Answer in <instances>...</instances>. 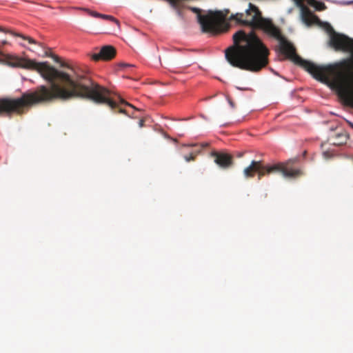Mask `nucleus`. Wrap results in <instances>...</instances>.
Returning <instances> with one entry per match:
<instances>
[{
    "instance_id": "1",
    "label": "nucleus",
    "mask_w": 353,
    "mask_h": 353,
    "mask_svg": "<svg viewBox=\"0 0 353 353\" xmlns=\"http://www.w3.org/2000/svg\"><path fill=\"white\" fill-rule=\"evenodd\" d=\"M240 24L252 28L248 32L240 30V69L259 72L268 65L269 50L254 32L255 28L261 29L279 41L281 53L303 68L316 79L323 82L332 81L345 103L353 107V57L327 65L303 59L280 30L270 20L263 18L258 8L251 3L245 14L240 13Z\"/></svg>"
},
{
    "instance_id": "2",
    "label": "nucleus",
    "mask_w": 353,
    "mask_h": 353,
    "mask_svg": "<svg viewBox=\"0 0 353 353\" xmlns=\"http://www.w3.org/2000/svg\"><path fill=\"white\" fill-rule=\"evenodd\" d=\"M6 59L10 66L37 71L50 83V85H39L33 91L23 92L19 98L0 99V114L21 115L37 104L54 101H68L77 98L88 99L99 104H107L112 110L119 106L110 90L84 75L58 70L47 61L37 62L14 55H7Z\"/></svg>"
},
{
    "instance_id": "3",
    "label": "nucleus",
    "mask_w": 353,
    "mask_h": 353,
    "mask_svg": "<svg viewBox=\"0 0 353 353\" xmlns=\"http://www.w3.org/2000/svg\"><path fill=\"white\" fill-rule=\"evenodd\" d=\"M281 172L285 177H296L302 174L300 170L288 169L284 163H279L273 165H263L261 161H252L249 166L243 170L246 179L253 178L257 174L258 179L272 173Z\"/></svg>"
},
{
    "instance_id": "4",
    "label": "nucleus",
    "mask_w": 353,
    "mask_h": 353,
    "mask_svg": "<svg viewBox=\"0 0 353 353\" xmlns=\"http://www.w3.org/2000/svg\"><path fill=\"white\" fill-rule=\"evenodd\" d=\"M194 13L198 14L199 22L204 32H216L221 21L225 18L221 11H210L205 15L200 14V9L197 8H190Z\"/></svg>"
},
{
    "instance_id": "5",
    "label": "nucleus",
    "mask_w": 353,
    "mask_h": 353,
    "mask_svg": "<svg viewBox=\"0 0 353 353\" xmlns=\"http://www.w3.org/2000/svg\"><path fill=\"white\" fill-rule=\"evenodd\" d=\"M330 46L336 50H341L350 52L351 56L349 58H353V39L348 37L337 33L334 31L330 34Z\"/></svg>"
},
{
    "instance_id": "6",
    "label": "nucleus",
    "mask_w": 353,
    "mask_h": 353,
    "mask_svg": "<svg viewBox=\"0 0 353 353\" xmlns=\"http://www.w3.org/2000/svg\"><path fill=\"white\" fill-rule=\"evenodd\" d=\"M179 0H170L171 3H176ZM296 5L301 9V19L307 26H310L319 21V18L314 15L310 9L304 5L303 0H293Z\"/></svg>"
},
{
    "instance_id": "7",
    "label": "nucleus",
    "mask_w": 353,
    "mask_h": 353,
    "mask_svg": "<svg viewBox=\"0 0 353 353\" xmlns=\"http://www.w3.org/2000/svg\"><path fill=\"white\" fill-rule=\"evenodd\" d=\"M214 162L221 168L228 169L233 165V157L228 153L212 152Z\"/></svg>"
},
{
    "instance_id": "8",
    "label": "nucleus",
    "mask_w": 353,
    "mask_h": 353,
    "mask_svg": "<svg viewBox=\"0 0 353 353\" xmlns=\"http://www.w3.org/2000/svg\"><path fill=\"white\" fill-rule=\"evenodd\" d=\"M116 55V50L112 46H105L101 48L100 52L92 55L94 61L105 60L108 61L113 59Z\"/></svg>"
},
{
    "instance_id": "9",
    "label": "nucleus",
    "mask_w": 353,
    "mask_h": 353,
    "mask_svg": "<svg viewBox=\"0 0 353 353\" xmlns=\"http://www.w3.org/2000/svg\"><path fill=\"white\" fill-rule=\"evenodd\" d=\"M349 139L348 133L341 130L340 132L336 133L334 136L330 137L329 140L334 145H343L345 144Z\"/></svg>"
},
{
    "instance_id": "10",
    "label": "nucleus",
    "mask_w": 353,
    "mask_h": 353,
    "mask_svg": "<svg viewBox=\"0 0 353 353\" xmlns=\"http://www.w3.org/2000/svg\"><path fill=\"white\" fill-rule=\"evenodd\" d=\"M83 10H85L91 17H97V18H101V19H108V20H110L112 21H114L117 25L119 24V21L117 19H116L114 17H113L112 16H111V15H107V14H101V13H99V12H95V11L90 10L87 9V8H84Z\"/></svg>"
},
{
    "instance_id": "11",
    "label": "nucleus",
    "mask_w": 353,
    "mask_h": 353,
    "mask_svg": "<svg viewBox=\"0 0 353 353\" xmlns=\"http://www.w3.org/2000/svg\"><path fill=\"white\" fill-rule=\"evenodd\" d=\"M303 1H306L309 5L314 7L316 10L319 11H322L326 9V6L324 3L317 1L316 0H303Z\"/></svg>"
},
{
    "instance_id": "12",
    "label": "nucleus",
    "mask_w": 353,
    "mask_h": 353,
    "mask_svg": "<svg viewBox=\"0 0 353 353\" xmlns=\"http://www.w3.org/2000/svg\"><path fill=\"white\" fill-rule=\"evenodd\" d=\"M46 56L52 57L56 63L60 64L61 67L69 68V66L66 63L61 61V59L58 56L53 54H48V53H46Z\"/></svg>"
},
{
    "instance_id": "13",
    "label": "nucleus",
    "mask_w": 353,
    "mask_h": 353,
    "mask_svg": "<svg viewBox=\"0 0 353 353\" xmlns=\"http://www.w3.org/2000/svg\"><path fill=\"white\" fill-rule=\"evenodd\" d=\"M14 35L20 37L22 39L27 40L29 43H31V44H37V42L33 38H32L30 37L25 36L21 34H14Z\"/></svg>"
},
{
    "instance_id": "14",
    "label": "nucleus",
    "mask_w": 353,
    "mask_h": 353,
    "mask_svg": "<svg viewBox=\"0 0 353 353\" xmlns=\"http://www.w3.org/2000/svg\"><path fill=\"white\" fill-rule=\"evenodd\" d=\"M323 156L325 159H329L333 157V154L330 151H325L323 152Z\"/></svg>"
},
{
    "instance_id": "15",
    "label": "nucleus",
    "mask_w": 353,
    "mask_h": 353,
    "mask_svg": "<svg viewBox=\"0 0 353 353\" xmlns=\"http://www.w3.org/2000/svg\"><path fill=\"white\" fill-rule=\"evenodd\" d=\"M184 158L186 161L189 162L194 159V156L192 154H190L189 156H185Z\"/></svg>"
},
{
    "instance_id": "16",
    "label": "nucleus",
    "mask_w": 353,
    "mask_h": 353,
    "mask_svg": "<svg viewBox=\"0 0 353 353\" xmlns=\"http://www.w3.org/2000/svg\"><path fill=\"white\" fill-rule=\"evenodd\" d=\"M117 98L119 100V103H120L121 104H125V105H130V106H131V105H130V104H129L128 103L125 102V101H124L123 99H121V98L120 97V96H117Z\"/></svg>"
},
{
    "instance_id": "17",
    "label": "nucleus",
    "mask_w": 353,
    "mask_h": 353,
    "mask_svg": "<svg viewBox=\"0 0 353 353\" xmlns=\"http://www.w3.org/2000/svg\"><path fill=\"white\" fill-rule=\"evenodd\" d=\"M144 122H145V120L144 119H141L139 122V125L140 128H142L144 126Z\"/></svg>"
},
{
    "instance_id": "18",
    "label": "nucleus",
    "mask_w": 353,
    "mask_h": 353,
    "mask_svg": "<svg viewBox=\"0 0 353 353\" xmlns=\"http://www.w3.org/2000/svg\"><path fill=\"white\" fill-rule=\"evenodd\" d=\"M120 66L121 67H133L132 65L128 64V63H121Z\"/></svg>"
},
{
    "instance_id": "19",
    "label": "nucleus",
    "mask_w": 353,
    "mask_h": 353,
    "mask_svg": "<svg viewBox=\"0 0 353 353\" xmlns=\"http://www.w3.org/2000/svg\"><path fill=\"white\" fill-rule=\"evenodd\" d=\"M229 103L231 105V107L234 108V103L231 100H229Z\"/></svg>"
},
{
    "instance_id": "20",
    "label": "nucleus",
    "mask_w": 353,
    "mask_h": 353,
    "mask_svg": "<svg viewBox=\"0 0 353 353\" xmlns=\"http://www.w3.org/2000/svg\"><path fill=\"white\" fill-rule=\"evenodd\" d=\"M119 112H125V111H124L122 108H120V109H119Z\"/></svg>"
},
{
    "instance_id": "21",
    "label": "nucleus",
    "mask_w": 353,
    "mask_h": 353,
    "mask_svg": "<svg viewBox=\"0 0 353 353\" xmlns=\"http://www.w3.org/2000/svg\"><path fill=\"white\" fill-rule=\"evenodd\" d=\"M350 126L353 128V123H350Z\"/></svg>"
},
{
    "instance_id": "22",
    "label": "nucleus",
    "mask_w": 353,
    "mask_h": 353,
    "mask_svg": "<svg viewBox=\"0 0 353 353\" xmlns=\"http://www.w3.org/2000/svg\"><path fill=\"white\" fill-rule=\"evenodd\" d=\"M2 30H2V28H0V31H2Z\"/></svg>"
}]
</instances>
